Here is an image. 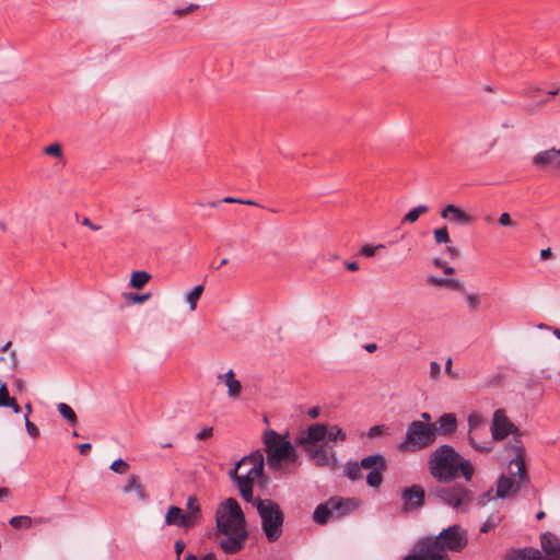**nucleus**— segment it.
Here are the masks:
<instances>
[{
	"mask_svg": "<svg viewBox=\"0 0 560 560\" xmlns=\"http://www.w3.org/2000/svg\"><path fill=\"white\" fill-rule=\"evenodd\" d=\"M346 440L347 433L340 427L314 423L298 439V444L303 446L316 466L335 470L338 467V458L331 444Z\"/></svg>",
	"mask_w": 560,
	"mask_h": 560,
	"instance_id": "nucleus-1",
	"label": "nucleus"
},
{
	"mask_svg": "<svg viewBox=\"0 0 560 560\" xmlns=\"http://www.w3.org/2000/svg\"><path fill=\"white\" fill-rule=\"evenodd\" d=\"M429 471L440 482H450L463 475L466 481H470L475 468L469 459L464 458L451 445H440L428 462Z\"/></svg>",
	"mask_w": 560,
	"mask_h": 560,
	"instance_id": "nucleus-2",
	"label": "nucleus"
},
{
	"mask_svg": "<svg viewBox=\"0 0 560 560\" xmlns=\"http://www.w3.org/2000/svg\"><path fill=\"white\" fill-rule=\"evenodd\" d=\"M264 443L267 452V464L273 470L282 469L284 462L294 464L298 454L291 442L273 430H268L264 434Z\"/></svg>",
	"mask_w": 560,
	"mask_h": 560,
	"instance_id": "nucleus-3",
	"label": "nucleus"
},
{
	"mask_svg": "<svg viewBox=\"0 0 560 560\" xmlns=\"http://www.w3.org/2000/svg\"><path fill=\"white\" fill-rule=\"evenodd\" d=\"M259 517L264 534L269 542L280 539L283 533L284 515L279 504L270 499H256Z\"/></svg>",
	"mask_w": 560,
	"mask_h": 560,
	"instance_id": "nucleus-4",
	"label": "nucleus"
},
{
	"mask_svg": "<svg viewBox=\"0 0 560 560\" xmlns=\"http://www.w3.org/2000/svg\"><path fill=\"white\" fill-rule=\"evenodd\" d=\"M440 555H446L445 551H462L468 544L467 532L458 525H452L443 529L436 537H424L420 540Z\"/></svg>",
	"mask_w": 560,
	"mask_h": 560,
	"instance_id": "nucleus-5",
	"label": "nucleus"
},
{
	"mask_svg": "<svg viewBox=\"0 0 560 560\" xmlns=\"http://www.w3.org/2000/svg\"><path fill=\"white\" fill-rule=\"evenodd\" d=\"M428 498L454 510H465L471 500V493L463 486L436 485L429 488Z\"/></svg>",
	"mask_w": 560,
	"mask_h": 560,
	"instance_id": "nucleus-6",
	"label": "nucleus"
},
{
	"mask_svg": "<svg viewBox=\"0 0 560 560\" xmlns=\"http://www.w3.org/2000/svg\"><path fill=\"white\" fill-rule=\"evenodd\" d=\"M438 436L435 424H428L420 421H412L406 432L405 440L400 443L399 450L415 452L432 445Z\"/></svg>",
	"mask_w": 560,
	"mask_h": 560,
	"instance_id": "nucleus-7",
	"label": "nucleus"
},
{
	"mask_svg": "<svg viewBox=\"0 0 560 560\" xmlns=\"http://www.w3.org/2000/svg\"><path fill=\"white\" fill-rule=\"evenodd\" d=\"M217 527L220 533H231L245 528V516L240 504L233 498L223 501L215 514Z\"/></svg>",
	"mask_w": 560,
	"mask_h": 560,
	"instance_id": "nucleus-8",
	"label": "nucleus"
},
{
	"mask_svg": "<svg viewBox=\"0 0 560 560\" xmlns=\"http://www.w3.org/2000/svg\"><path fill=\"white\" fill-rule=\"evenodd\" d=\"M265 458L260 451L254 452L242 458L236 466L230 470V477L234 481L255 482L261 477Z\"/></svg>",
	"mask_w": 560,
	"mask_h": 560,
	"instance_id": "nucleus-9",
	"label": "nucleus"
},
{
	"mask_svg": "<svg viewBox=\"0 0 560 560\" xmlns=\"http://www.w3.org/2000/svg\"><path fill=\"white\" fill-rule=\"evenodd\" d=\"M505 452L510 459L508 464L509 477L520 480L521 483L526 480L527 471L525 466V448L522 440L516 436L505 445Z\"/></svg>",
	"mask_w": 560,
	"mask_h": 560,
	"instance_id": "nucleus-10",
	"label": "nucleus"
},
{
	"mask_svg": "<svg viewBox=\"0 0 560 560\" xmlns=\"http://www.w3.org/2000/svg\"><path fill=\"white\" fill-rule=\"evenodd\" d=\"M491 434L494 441H502L510 434L513 435V440L516 436L521 439L517 427L506 417L503 409L493 412Z\"/></svg>",
	"mask_w": 560,
	"mask_h": 560,
	"instance_id": "nucleus-11",
	"label": "nucleus"
},
{
	"mask_svg": "<svg viewBox=\"0 0 560 560\" xmlns=\"http://www.w3.org/2000/svg\"><path fill=\"white\" fill-rule=\"evenodd\" d=\"M532 162L539 170H560V149L551 148L539 151L533 156Z\"/></svg>",
	"mask_w": 560,
	"mask_h": 560,
	"instance_id": "nucleus-12",
	"label": "nucleus"
},
{
	"mask_svg": "<svg viewBox=\"0 0 560 560\" xmlns=\"http://www.w3.org/2000/svg\"><path fill=\"white\" fill-rule=\"evenodd\" d=\"M401 499L406 511L417 510L424 504L425 491L421 486L413 485L402 490Z\"/></svg>",
	"mask_w": 560,
	"mask_h": 560,
	"instance_id": "nucleus-13",
	"label": "nucleus"
},
{
	"mask_svg": "<svg viewBox=\"0 0 560 560\" xmlns=\"http://www.w3.org/2000/svg\"><path fill=\"white\" fill-rule=\"evenodd\" d=\"M225 538L220 541V546L226 553H235L241 550L248 537L246 529L223 533Z\"/></svg>",
	"mask_w": 560,
	"mask_h": 560,
	"instance_id": "nucleus-14",
	"label": "nucleus"
},
{
	"mask_svg": "<svg viewBox=\"0 0 560 560\" xmlns=\"http://www.w3.org/2000/svg\"><path fill=\"white\" fill-rule=\"evenodd\" d=\"M441 218L451 223L459 224V225H470L474 223L475 218L457 206L451 203L444 207L441 211Z\"/></svg>",
	"mask_w": 560,
	"mask_h": 560,
	"instance_id": "nucleus-15",
	"label": "nucleus"
},
{
	"mask_svg": "<svg viewBox=\"0 0 560 560\" xmlns=\"http://www.w3.org/2000/svg\"><path fill=\"white\" fill-rule=\"evenodd\" d=\"M540 546L544 551V560H560V539L552 533H544L540 536Z\"/></svg>",
	"mask_w": 560,
	"mask_h": 560,
	"instance_id": "nucleus-16",
	"label": "nucleus"
},
{
	"mask_svg": "<svg viewBox=\"0 0 560 560\" xmlns=\"http://www.w3.org/2000/svg\"><path fill=\"white\" fill-rule=\"evenodd\" d=\"M165 523L168 526H178L185 529H190L195 527L190 522V517H187L185 512L176 505H171L167 509L165 515Z\"/></svg>",
	"mask_w": 560,
	"mask_h": 560,
	"instance_id": "nucleus-17",
	"label": "nucleus"
},
{
	"mask_svg": "<svg viewBox=\"0 0 560 560\" xmlns=\"http://www.w3.org/2000/svg\"><path fill=\"white\" fill-rule=\"evenodd\" d=\"M522 483L520 480H514L509 476L501 475L497 483L495 497L504 499L516 494L521 490Z\"/></svg>",
	"mask_w": 560,
	"mask_h": 560,
	"instance_id": "nucleus-18",
	"label": "nucleus"
},
{
	"mask_svg": "<svg viewBox=\"0 0 560 560\" xmlns=\"http://www.w3.org/2000/svg\"><path fill=\"white\" fill-rule=\"evenodd\" d=\"M121 492L124 494H130L135 492L140 502H144L148 499L145 487L140 481L139 477L135 474H131L127 477L126 483L121 487Z\"/></svg>",
	"mask_w": 560,
	"mask_h": 560,
	"instance_id": "nucleus-19",
	"label": "nucleus"
},
{
	"mask_svg": "<svg viewBox=\"0 0 560 560\" xmlns=\"http://www.w3.org/2000/svg\"><path fill=\"white\" fill-rule=\"evenodd\" d=\"M467 421H468V428H469V431H468L469 444L476 451H479L481 453H489V452H491L492 447L489 444H487V443H483V444L477 443L475 438H474V435L471 434L472 430L477 429L483 422L482 417L479 413H470L468 416Z\"/></svg>",
	"mask_w": 560,
	"mask_h": 560,
	"instance_id": "nucleus-20",
	"label": "nucleus"
},
{
	"mask_svg": "<svg viewBox=\"0 0 560 560\" xmlns=\"http://www.w3.org/2000/svg\"><path fill=\"white\" fill-rule=\"evenodd\" d=\"M404 560H450V558L447 555H440L423 545L421 541H418L415 553L405 557Z\"/></svg>",
	"mask_w": 560,
	"mask_h": 560,
	"instance_id": "nucleus-21",
	"label": "nucleus"
},
{
	"mask_svg": "<svg viewBox=\"0 0 560 560\" xmlns=\"http://www.w3.org/2000/svg\"><path fill=\"white\" fill-rule=\"evenodd\" d=\"M339 504L340 502L334 499H328L325 503L319 504L313 513L314 522L320 525L326 524L329 517L334 516V509L338 508Z\"/></svg>",
	"mask_w": 560,
	"mask_h": 560,
	"instance_id": "nucleus-22",
	"label": "nucleus"
},
{
	"mask_svg": "<svg viewBox=\"0 0 560 560\" xmlns=\"http://www.w3.org/2000/svg\"><path fill=\"white\" fill-rule=\"evenodd\" d=\"M219 381H222L228 388V396L231 399H237L242 392V384L235 377V373L230 369L226 373L218 376Z\"/></svg>",
	"mask_w": 560,
	"mask_h": 560,
	"instance_id": "nucleus-23",
	"label": "nucleus"
},
{
	"mask_svg": "<svg viewBox=\"0 0 560 560\" xmlns=\"http://www.w3.org/2000/svg\"><path fill=\"white\" fill-rule=\"evenodd\" d=\"M434 424L438 429V434L450 435L457 429V419L454 413H444Z\"/></svg>",
	"mask_w": 560,
	"mask_h": 560,
	"instance_id": "nucleus-24",
	"label": "nucleus"
},
{
	"mask_svg": "<svg viewBox=\"0 0 560 560\" xmlns=\"http://www.w3.org/2000/svg\"><path fill=\"white\" fill-rule=\"evenodd\" d=\"M427 282L433 287H438V288L444 287V288L451 289L453 291L463 292L465 289L464 283L459 279H455V278L447 279V278H442V277H438V276H429L427 278Z\"/></svg>",
	"mask_w": 560,
	"mask_h": 560,
	"instance_id": "nucleus-25",
	"label": "nucleus"
},
{
	"mask_svg": "<svg viewBox=\"0 0 560 560\" xmlns=\"http://www.w3.org/2000/svg\"><path fill=\"white\" fill-rule=\"evenodd\" d=\"M506 560H544V555L540 550L529 547L512 550Z\"/></svg>",
	"mask_w": 560,
	"mask_h": 560,
	"instance_id": "nucleus-26",
	"label": "nucleus"
},
{
	"mask_svg": "<svg viewBox=\"0 0 560 560\" xmlns=\"http://www.w3.org/2000/svg\"><path fill=\"white\" fill-rule=\"evenodd\" d=\"M362 469L373 471L375 469H386L385 457L381 454L370 455L364 457L359 463Z\"/></svg>",
	"mask_w": 560,
	"mask_h": 560,
	"instance_id": "nucleus-27",
	"label": "nucleus"
},
{
	"mask_svg": "<svg viewBox=\"0 0 560 560\" xmlns=\"http://www.w3.org/2000/svg\"><path fill=\"white\" fill-rule=\"evenodd\" d=\"M185 514L190 517L194 526H197L201 520V509L196 497H189L186 502Z\"/></svg>",
	"mask_w": 560,
	"mask_h": 560,
	"instance_id": "nucleus-28",
	"label": "nucleus"
},
{
	"mask_svg": "<svg viewBox=\"0 0 560 560\" xmlns=\"http://www.w3.org/2000/svg\"><path fill=\"white\" fill-rule=\"evenodd\" d=\"M335 501L340 502L339 506L334 509V516L341 517L353 512L358 508V503L353 499L332 498Z\"/></svg>",
	"mask_w": 560,
	"mask_h": 560,
	"instance_id": "nucleus-29",
	"label": "nucleus"
},
{
	"mask_svg": "<svg viewBox=\"0 0 560 560\" xmlns=\"http://www.w3.org/2000/svg\"><path fill=\"white\" fill-rule=\"evenodd\" d=\"M151 279V276L147 271H133L130 278V287L135 289H141Z\"/></svg>",
	"mask_w": 560,
	"mask_h": 560,
	"instance_id": "nucleus-30",
	"label": "nucleus"
},
{
	"mask_svg": "<svg viewBox=\"0 0 560 560\" xmlns=\"http://www.w3.org/2000/svg\"><path fill=\"white\" fill-rule=\"evenodd\" d=\"M203 292L202 285H196L186 295L185 300L189 305V308L191 312H194L197 308V302L200 299L201 294Z\"/></svg>",
	"mask_w": 560,
	"mask_h": 560,
	"instance_id": "nucleus-31",
	"label": "nucleus"
},
{
	"mask_svg": "<svg viewBox=\"0 0 560 560\" xmlns=\"http://www.w3.org/2000/svg\"><path fill=\"white\" fill-rule=\"evenodd\" d=\"M428 211H429L428 206L419 205L418 207H416L407 212V214L402 219V222L404 223H415L421 214H424Z\"/></svg>",
	"mask_w": 560,
	"mask_h": 560,
	"instance_id": "nucleus-32",
	"label": "nucleus"
},
{
	"mask_svg": "<svg viewBox=\"0 0 560 560\" xmlns=\"http://www.w3.org/2000/svg\"><path fill=\"white\" fill-rule=\"evenodd\" d=\"M361 466L359 463L349 462L345 465V475L352 481L359 480L362 477Z\"/></svg>",
	"mask_w": 560,
	"mask_h": 560,
	"instance_id": "nucleus-33",
	"label": "nucleus"
},
{
	"mask_svg": "<svg viewBox=\"0 0 560 560\" xmlns=\"http://www.w3.org/2000/svg\"><path fill=\"white\" fill-rule=\"evenodd\" d=\"M57 409L60 416L63 417L70 424L74 425L77 423L75 412L69 405L66 402H60L58 404Z\"/></svg>",
	"mask_w": 560,
	"mask_h": 560,
	"instance_id": "nucleus-34",
	"label": "nucleus"
},
{
	"mask_svg": "<svg viewBox=\"0 0 560 560\" xmlns=\"http://www.w3.org/2000/svg\"><path fill=\"white\" fill-rule=\"evenodd\" d=\"M385 469H375L366 476V483L372 488H378L383 482V471Z\"/></svg>",
	"mask_w": 560,
	"mask_h": 560,
	"instance_id": "nucleus-35",
	"label": "nucleus"
},
{
	"mask_svg": "<svg viewBox=\"0 0 560 560\" xmlns=\"http://www.w3.org/2000/svg\"><path fill=\"white\" fill-rule=\"evenodd\" d=\"M238 486L240 493L242 498L246 501L253 500V486L254 482H246V481H235Z\"/></svg>",
	"mask_w": 560,
	"mask_h": 560,
	"instance_id": "nucleus-36",
	"label": "nucleus"
},
{
	"mask_svg": "<svg viewBox=\"0 0 560 560\" xmlns=\"http://www.w3.org/2000/svg\"><path fill=\"white\" fill-rule=\"evenodd\" d=\"M433 234H434V241L439 245L447 244L451 241L447 226H442V228L434 230Z\"/></svg>",
	"mask_w": 560,
	"mask_h": 560,
	"instance_id": "nucleus-37",
	"label": "nucleus"
},
{
	"mask_svg": "<svg viewBox=\"0 0 560 560\" xmlns=\"http://www.w3.org/2000/svg\"><path fill=\"white\" fill-rule=\"evenodd\" d=\"M109 468L114 472L122 475L129 470L130 466L126 460L118 458L112 463Z\"/></svg>",
	"mask_w": 560,
	"mask_h": 560,
	"instance_id": "nucleus-38",
	"label": "nucleus"
},
{
	"mask_svg": "<svg viewBox=\"0 0 560 560\" xmlns=\"http://www.w3.org/2000/svg\"><path fill=\"white\" fill-rule=\"evenodd\" d=\"M9 524L14 528L30 527L31 518L28 516H14L9 521Z\"/></svg>",
	"mask_w": 560,
	"mask_h": 560,
	"instance_id": "nucleus-39",
	"label": "nucleus"
},
{
	"mask_svg": "<svg viewBox=\"0 0 560 560\" xmlns=\"http://www.w3.org/2000/svg\"><path fill=\"white\" fill-rule=\"evenodd\" d=\"M11 397L9 395L8 386L5 382L0 381V407L10 405Z\"/></svg>",
	"mask_w": 560,
	"mask_h": 560,
	"instance_id": "nucleus-40",
	"label": "nucleus"
},
{
	"mask_svg": "<svg viewBox=\"0 0 560 560\" xmlns=\"http://www.w3.org/2000/svg\"><path fill=\"white\" fill-rule=\"evenodd\" d=\"M44 153L55 158L62 156V148L59 143L55 142L44 148Z\"/></svg>",
	"mask_w": 560,
	"mask_h": 560,
	"instance_id": "nucleus-41",
	"label": "nucleus"
},
{
	"mask_svg": "<svg viewBox=\"0 0 560 560\" xmlns=\"http://www.w3.org/2000/svg\"><path fill=\"white\" fill-rule=\"evenodd\" d=\"M498 223L503 228L517 226V222H515L508 212H503L499 215Z\"/></svg>",
	"mask_w": 560,
	"mask_h": 560,
	"instance_id": "nucleus-42",
	"label": "nucleus"
},
{
	"mask_svg": "<svg viewBox=\"0 0 560 560\" xmlns=\"http://www.w3.org/2000/svg\"><path fill=\"white\" fill-rule=\"evenodd\" d=\"M24 421H25V429H26V431H27L28 435H30V436H32V438H34V439L38 438V435H39V429L36 427V424H35V423H33V422L30 420V418H28V416H27V415H25V416H24Z\"/></svg>",
	"mask_w": 560,
	"mask_h": 560,
	"instance_id": "nucleus-43",
	"label": "nucleus"
},
{
	"mask_svg": "<svg viewBox=\"0 0 560 560\" xmlns=\"http://www.w3.org/2000/svg\"><path fill=\"white\" fill-rule=\"evenodd\" d=\"M385 246L383 244H378L376 246H371V245H363L360 249V254L362 256H365V257H373L376 253L377 249H382L384 248Z\"/></svg>",
	"mask_w": 560,
	"mask_h": 560,
	"instance_id": "nucleus-44",
	"label": "nucleus"
},
{
	"mask_svg": "<svg viewBox=\"0 0 560 560\" xmlns=\"http://www.w3.org/2000/svg\"><path fill=\"white\" fill-rule=\"evenodd\" d=\"M0 362L8 365V371L12 373L14 371V368L16 365V353L13 351L10 353V355L7 357H0Z\"/></svg>",
	"mask_w": 560,
	"mask_h": 560,
	"instance_id": "nucleus-45",
	"label": "nucleus"
},
{
	"mask_svg": "<svg viewBox=\"0 0 560 560\" xmlns=\"http://www.w3.org/2000/svg\"><path fill=\"white\" fill-rule=\"evenodd\" d=\"M466 302L470 310H477L480 305V298L476 293L466 294Z\"/></svg>",
	"mask_w": 560,
	"mask_h": 560,
	"instance_id": "nucleus-46",
	"label": "nucleus"
},
{
	"mask_svg": "<svg viewBox=\"0 0 560 560\" xmlns=\"http://www.w3.org/2000/svg\"><path fill=\"white\" fill-rule=\"evenodd\" d=\"M498 524V520L494 516H490L480 527L481 533H488L492 528H494Z\"/></svg>",
	"mask_w": 560,
	"mask_h": 560,
	"instance_id": "nucleus-47",
	"label": "nucleus"
},
{
	"mask_svg": "<svg viewBox=\"0 0 560 560\" xmlns=\"http://www.w3.org/2000/svg\"><path fill=\"white\" fill-rule=\"evenodd\" d=\"M184 560H217L213 553H206L201 557H197L191 552L185 555Z\"/></svg>",
	"mask_w": 560,
	"mask_h": 560,
	"instance_id": "nucleus-48",
	"label": "nucleus"
},
{
	"mask_svg": "<svg viewBox=\"0 0 560 560\" xmlns=\"http://www.w3.org/2000/svg\"><path fill=\"white\" fill-rule=\"evenodd\" d=\"M441 376V365L435 362V361H432L430 363V377L432 380H439Z\"/></svg>",
	"mask_w": 560,
	"mask_h": 560,
	"instance_id": "nucleus-49",
	"label": "nucleus"
},
{
	"mask_svg": "<svg viewBox=\"0 0 560 560\" xmlns=\"http://www.w3.org/2000/svg\"><path fill=\"white\" fill-rule=\"evenodd\" d=\"M150 298H151V293L131 294L130 301L135 304H141V303L148 301Z\"/></svg>",
	"mask_w": 560,
	"mask_h": 560,
	"instance_id": "nucleus-50",
	"label": "nucleus"
},
{
	"mask_svg": "<svg viewBox=\"0 0 560 560\" xmlns=\"http://www.w3.org/2000/svg\"><path fill=\"white\" fill-rule=\"evenodd\" d=\"M174 548H175V553H176V560H180V556L182 553L184 552L185 548H186V544L183 541V540H176L175 541V545H174Z\"/></svg>",
	"mask_w": 560,
	"mask_h": 560,
	"instance_id": "nucleus-51",
	"label": "nucleus"
},
{
	"mask_svg": "<svg viewBox=\"0 0 560 560\" xmlns=\"http://www.w3.org/2000/svg\"><path fill=\"white\" fill-rule=\"evenodd\" d=\"M452 364H453V361H452V358H448L445 362V366H444V371L447 375H450L452 378H457L458 375L456 372L453 371L452 369Z\"/></svg>",
	"mask_w": 560,
	"mask_h": 560,
	"instance_id": "nucleus-52",
	"label": "nucleus"
},
{
	"mask_svg": "<svg viewBox=\"0 0 560 560\" xmlns=\"http://www.w3.org/2000/svg\"><path fill=\"white\" fill-rule=\"evenodd\" d=\"M384 427L383 425H374L370 428L369 430V438L374 439L376 436H380L383 433Z\"/></svg>",
	"mask_w": 560,
	"mask_h": 560,
	"instance_id": "nucleus-53",
	"label": "nucleus"
},
{
	"mask_svg": "<svg viewBox=\"0 0 560 560\" xmlns=\"http://www.w3.org/2000/svg\"><path fill=\"white\" fill-rule=\"evenodd\" d=\"M213 433V429L211 427H208V428H205L202 429L197 435H196V439L197 440H205V439H208L212 435Z\"/></svg>",
	"mask_w": 560,
	"mask_h": 560,
	"instance_id": "nucleus-54",
	"label": "nucleus"
},
{
	"mask_svg": "<svg viewBox=\"0 0 560 560\" xmlns=\"http://www.w3.org/2000/svg\"><path fill=\"white\" fill-rule=\"evenodd\" d=\"M82 224H83L84 226L90 228V229H91V230H93V231H98V230H101V226H100V225H96V224H94V223H92V222H91V220H90L89 218H84V219L82 220Z\"/></svg>",
	"mask_w": 560,
	"mask_h": 560,
	"instance_id": "nucleus-55",
	"label": "nucleus"
},
{
	"mask_svg": "<svg viewBox=\"0 0 560 560\" xmlns=\"http://www.w3.org/2000/svg\"><path fill=\"white\" fill-rule=\"evenodd\" d=\"M11 494L10 489L0 487V502H3L5 499H8Z\"/></svg>",
	"mask_w": 560,
	"mask_h": 560,
	"instance_id": "nucleus-56",
	"label": "nucleus"
},
{
	"mask_svg": "<svg viewBox=\"0 0 560 560\" xmlns=\"http://www.w3.org/2000/svg\"><path fill=\"white\" fill-rule=\"evenodd\" d=\"M196 8H197V5H196V4H189V5H188L187 8H185V9H178V10H176V11H175V13H176V14H178V15H184V14H186V13H188V12H190V11L195 10Z\"/></svg>",
	"mask_w": 560,
	"mask_h": 560,
	"instance_id": "nucleus-57",
	"label": "nucleus"
},
{
	"mask_svg": "<svg viewBox=\"0 0 560 560\" xmlns=\"http://www.w3.org/2000/svg\"><path fill=\"white\" fill-rule=\"evenodd\" d=\"M4 407H8V408H11L12 411L14 413H20L21 412V408L20 406L16 404V401L14 400V398L11 399V402L10 405H5Z\"/></svg>",
	"mask_w": 560,
	"mask_h": 560,
	"instance_id": "nucleus-58",
	"label": "nucleus"
},
{
	"mask_svg": "<svg viewBox=\"0 0 560 560\" xmlns=\"http://www.w3.org/2000/svg\"><path fill=\"white\" fill-rule=\"evenodd\" d=\"M446 253L453 258L459 255V250L455 246H447Z\"/></svg>",
	"mask_w": 560,
	"mask_h": 560,
	"instance_id": "nucleus-59",
	"label": "nucleus"
},
{
	"mask_svg": "<svg viewBox=\"0 0 560 560\" xmlns=\"http://www.w3.org/2000/svg\"><path fill=\"white\" fill-rule=\"evenodd\" d=\"M92 445L90 443H82L78 445V450L81 454H85L91 450Z\"/></svg>",
	"mask_w": 560,
	"mask_h": 560,
	"instance_id": "nucleus-60",
	"label": "nucleus"
},
{
	"mask_svg": "<svg viewBox=\"0 0 560 560\" xmlns=\"http://www.w3.org/2000/svg\"><path fill=\"white\" fill-rule=\"evenodd\" d=\"M307 415L312 418V419H315L317 417H319V408L318 407H312L308 409L307 411Z\"/></svg>",
	"mask_w": 560,
	"mask_h": 560,
	"instance_id": "nucleus-61",
	"label": "nucleus"
},
{
	"mask_svg": "<svg viewBox=\"0 0 560 560\" xmlns=\"http://www.w3.org/2000/svg\"><path fill=\"white\" fill-rule=\"evenodd\" d=\"M491 499H493V495H492V491L491 490H488L486 493H483V495L481 497L480 499V503L481 504H485L487 501H490Z\"/></svg>",
	"mask_w": 560,
	"mask_h": 560,
	"instance_id": "nucleus-62",
	"label": "nucleus"
},
{
	"mask_svg": "<svg viewBox=\"0 0 560 560\" xmlns=\"http://www.w3.org/2000/svg\"><path fill=\"white\" fill-rule=\"evenodd\" d=\"M551 255H552V253H551L550 248H545V249L540 250V258L541 259H548V258L551 257Z\"/></svg>",
	"mask_w": 560,
	"mask_h": 560,
	"instance_id": "nucleus-63",
	"label": "nucleus"
},
{
	"mask_svg": "<svg viewBox=\"0 0 560 560\" xmlns=\"http://www.w3.org/2000/svg\"><path fill=\"white\" fill-rule=\"evenodd\" d=\"M346 268L350 271H357L359 270V264L355 261H349L346 264Z\"/></svg>",
	"mask_w": 560,
	"mask_h": 560,
	"instance_id": "nucleus-64",
	"label": "nucleus"
}]
</instances>
